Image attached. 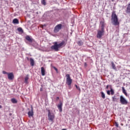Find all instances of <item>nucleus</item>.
I'll return each instance as SVG.
<instances>
[{
	"mask_svg": "<svg viewBox=\"0 0 130 130\" xmlns=\"http://www.w3.org/2000/svg\"><path fill=\"white\" fill-rule=\"evenodd\" d=\"M100 24L101 25V29L104 30V27H105V25H106V24H105V21H104V20L101 21Z\"/></svg>",
	"mask_w": 130,
	"mask_h": 130,
	"instance_id": "obj_11",
	"label": "nucleus"
},
{
	"mask_svg": "<svg viewBox=\"0 0 130 130\" xmlns=\"http://www.w3.org/2000/svg\"><path fill=\"white\" fill-rule=\"evenodd\" d=\"M54 70H55L56 72H57L58 71L57 68H54Z\"/></svg>",
	"mask_w": 130,
	"mask_h": 130,
	"instance_id": "obj_31",
	"label": "nucleus"
},
{
	"mask_svg": "<svg viewBox=\"0 0 130 130\" xmlns=\"http://www.w3.org/2000/svg\"><path fill=\"white\" fill-rule=\"evenodd\" d=\"M66 42L64 41H62L59 44H57V42H55L53 43L54 45L52 46L51 47V49L52 50H55V51H58L59 49L58 48H60L61 46H64L66 45L65 44Z\"/></svg>",
	"mask_w": 130,
	"mask_h": 130,
	"instance_id": "obj_2",
	"label": "nucleus"
},
{
	"mask_svg": "<svg viewBox=\"0 0 130 130\" xmlns=\"http://www.w3.org/2000/svg\"><path fill=\"white\" fill-rule=\"evenodd\" d=\"M56 100H58L59 99V97H57L56 98Z\"/></svg>",
	"mask_w": 130,
	"mask_h": 130,
	"instance_id": "obj_32",
	"label": "nucleus"
},
{
	"mask_svg": "<svg viewBox=\"0 0 130 130\" xmlns=\"http://www.w3.org/2000/svg\"><path fill=\"white\" fill-rule=\"evenodd\" d=\"M77 44L79 46H82V45L84 44V43L83 42V41H79L77 42Z\"/></svg>",
	"mask_w": 130,
	"mask_h": 130,
	"instance_id": "obj_19",
	"label": "nucleus"
},
{
	"mask_svg": "<svg viewBox=\"0 0 130 130\" xmlns=\"http://www.w3.org/2000/svg\"><path fill=\"white\" fill-rule=\"evenodd\" d=\"M104 35V29L98 30L96 37L99 39H101L102 36Z\"/></svg>",
	"mask_w": 130,
	"mask_h": 130,
	"instance_id": "obj_5",
	"label": "nucleus"
},
{
	"mask_svg": "<svg viewBox=\"0 0 130 130\" xmlns=\"http://www.w3.org/2000/svg\"><path fill=\"white\" fill-rule=\"evenodd\" d=\"M42 5H44V6H45L46 5V2H45V0H42Z\"/></svg>",
	"mask_w": 130,
	"mask_h": 130,
	"instance_id": "obj_25",
	"label": "nucleus"
},
{
	"mask_svg": "<svg viewBox=\"0 0 130 130\" xmlns=\"http://www.w3.org/2000/svg\"><path fill=\"white\" fill-rule=\"evenodd\" d=\"M121 125H123V124L121 123Z\"/></svg>",
	"mask_w": 130,
	"mask_h": 130,
	"instance_id": "obj_35",
	"label": "nucleus"
},
{
	"mask_svg": "<svg viewBox=\"0 0 130 130\" xmlns=\"http://www.w3.org/2000/svg\"><path fill=\"white\" fill-rule=\"evenodd\" d=\"M7 75L9 80H14V73H13V72L9 73Z\"/></svg>",
	"mask_w": 130,
	"mask_h": 130,
	"instance_id": "obj_10",
	"label": "nucleus"
},
{
	"mask_svg": "<svg viewBox=\"0 0 130 130\" xmlns=\"http://www.w3.org/2000/svg\"><path fill=\"white\" fill-rule=\"evenodd\" d=\"M40 91L41 92H42V91H43V88H42V87H41V88H40Z\"/></svg>",
	"mask_w": 130,
	"mask_h": 130,
	"instance_id": "obj_29",
	"label": "nucleus"
},
{
	"mask_svg": "<svg viewBox=\"0 0 130 130\" xmlns=\"http://www.w3.org/2000/svg\"><path fill=\"white\" fill-rule=\"evenodd\" d=\"M3 74H4V75H8V74H9V73L4 71H3Z\"/></svg>",
	"mask_w": 130,
	"mask_h": 130,
	"instance_id": "obj_27",
	"label": "nucleus"
},
{
	"mask_svg": "<svg viewBox=\"0 0 130 130\" xmlns=\"http://www.w3.org/2000/svg\"><path fill=\"white\" fill-rule=\"evenodd\" d=\"M1 108H3V107L2 106V105H0V109H1Z\"/></svg>",
	"mask_w": 130,
	"mask_h": 130,
	"instance_id": "obj_33",
	"label": "nucleus"
},
{
	"mask_svg": "<svg viewBox=\"0 0 130 130\" xmlns=\"http://www.w3.org/2000/svg\"><path fill=\"white\" fill-rule=\"evenodd\" d=\"M66 77L67 78L66 84H67V85H68V86L69 87H71V86L72 85V83L73 82V80H72V79H71V76H70V74H67L66 75Z\"/></svg>",
	"mask_w": 130,
	"mask_h": 130,
	"instance_id": "obj_3",
	"label": "nucleus"
},
{
	"mask_svg": "<svg viewBox=\"0 0 130 130\" xmlns=\"http://www.w3.org/2000/svg\"><path fill=\"white\" fill-rule=\"evenodd\" d=\"M84 67H87V63L86 62L84 63Z\"/></svg>",
	"mask_w": 130,
	"mask_h": 130,
	"instance_id": "obj_30",
	"label": "nucleus"
},
{
	"mask_svg": "<svg viewBox=\"0 0 130 130\" xmlns=\"http://www.w3.org/2000/svg\"><path fill=\"white\" fill-rule=\"evenodd\" d=\"M27 114L28 115V117H33L34 116V112H33V107H31V111L28 112Z\"/></svg>",
	"mask_w": 130,
	"mask_h": 130,
	"instance_id": "obj_9",
	"label": "nucleus"
},
{
	"mask_svg": "<svg viewBox=\"0 0 130 130\" xmlns=\"http://www.w3.org/2000/svg\"><path fill=\"white\" fill-rule=\"evenodd\" d=\"M75 87L76 89H78V90H79V91H81V88H80V87L78 86V85H75Z\"/></svg>",
	"mask_w": 130,
	"mask_h": 130,
	"instance_id": "obj_26",
	"label": "nucleus"
},
{
	"mask_svg": "<svg viewBox=\"0 0 130 130\" xmlns=\"http://www.w3.org/2000/svg\"><path fill=\"white\" fill-rule=\"evenodd\" d=\"M11 102L12 103H13L14 104H16V103H18V101L16 100L15 98H13L11 99Z\"/></svg>",
	"mask_w": 130,
	"mask_h": 130,
	"instance_id": "obj_17",
	"label": "nucleus"
},
{
	"mask_svg": "<svg viewBox=\"0 0 130 130\" xmlns=\"http://www.w3.org/2000/svg\"><path fill=\"white\" fill-rule=\"evenodd\" d=\"M61 130H67V129H62Z\"/></svg>",
	"mask_w": 130,
	"mask_h": 130,
	"instance_id": "obj_34",
	"label": "nucleus"
},
{
	"mask_svg": "<svg viewBox=\"0 0 130 130\" xmlns=\"http://www.w3.org/2000/svg\"><path fill=\"white\" fill-rule=\"evenodd\" d=\"M61 28H62V25H61V24H59L56 25L54 29V33H57L59 30H61Z\"/></svg>",
	"mask_w": 130,
	"mask_h": 130,
	"instance_id": "obj_8",
	"label": "nucleus"
},
{
	"mask_svg": "<svg viewBox=\"0 0 130 130\" xmlns=\"http://www.w3.org/2000/svg\"><path fill=\"white\" fill-rule=\"evenodd\" d=\"M112 99L113 102H117V99L115 96H113Z\"/></svg>",
	"mask_w": 130,
	"mask_h": 130,
	"instance_id": "obj_22",
	"label": "nucleus"
},
{
	"mask_svg": "<svg viewBox=\"0 0 130 130\" xmlns=\"http://www.w3.org/2000/svg\"><path fill=\"white\" fill-rule=\"evenodd\" d=\"M13 24H19V20L17 18H15L13 20Z\"/></svg>",
	"mask_w": 130,
	"mask_h": 130,
	"instance_id": "obj_15",
	"label": "nucleus"
},
{
	"mask_svg": "<svg viewBox=\"0 0 130 130\" xmlns=\"http://www.w3.org/2000/svg\"><path fill=\"white\" fill-rule=\"evenodd\" d=\"M110 88V90H108L107 91V94L108 95H110V92H111V95H114V90L112 89V87H111V85H107L106 89H108V88Z\"/></svg>",
	"mask_w": 130,
	"mask_h": 130,
	"instance_id": "obj_6",
	"label": "nucleus"
},
{
	"mask_svg": "<svg viewBox=\"0 0 130 130\" xmlns=\"http://www.w3.org/2000/svg\"><path fill=\"white\" fill-rule=\"evenodd\" d=\"M122 92H123V94H124V95H125L126 96H127V93L126 92V91L124 89V87H122Z\"/></svg>",
	"mask_w": 130,
	"mask_h": 130,
	"instance_id": "obj_21",
	"label": "nucleus"
},
{
	"mask_svg": "<svg viewBox=\"0 0 130 130\" xmlns=\"http://www.w3.org/2000/svg\"><path fill=\"white\" fill-rule=\"evenodd\" d=\"M28 80H29V77L27 75L24 78V83L28 84Z\"/></svg>",
	"mask_w": 130,
	"mask_h": 130,
	"instance_id": "obj_20",
	"label": "nucleus"
},
{
	"mask_svg": "<svg viewBox=\"0 0 130 130\" xmlns=\"http://www.w3.org/2000/svg\"><path fill=\"white\" fill-rule=\"evenodd\" d=\"M29 60H30V65L31 66V67H34V60L32 58H30Z\"/></svg>",
	"mask_w": 130,
	"mask_h": 130,
	"instance_id": "obj_18",
	"label": "nucleus"
},
{
	"mask_svg": "<svg viewBox=\"0 0 130 130\" xmlns=\"http://www.w3.org/2000/svg\"><path fill=\"white\" fill-rule=\"evenodd\" d=\"M54 117L55 116H54V114L53 113H50V111H48V120H50L51 121H53V120L54 119Z\"/></svg>",
	"mask_w": 130,
	"mask_h": 130,
	"instance_id": "obj_7",
	"label": "nucleus"
},
{
	"mask_svg": "<svg viewBox=\"0 0 130 130\" xmlns=\"http://www.w3.org/2000/svg\"><path fill=\"white\" fill-rule=\"evenodd\" d=\"M57 108L59 109V111L61 112L62 111V103L60 102L59 104L57 106Z\"/></svg>",
	"mask_w": 130,
	"mask_h": 130,
	"instance_id": "obj_12",
	"label": "nucleus"
},
{
	"mask_svg": "<svg viewBox=\"0 0 130 130\" xmlns=\"http://www.w3.org/2000/svg\"><path fill=\"white\" fill-rule=\"evenodd\" d=\"M102 98L103 99H105V94L103 92H101Z\"/></svg>",
	"mask_w": 130,
	"mask_h": 130,
	"instance_id": "obj_24",
	"label": "nucleus"
},
{
	"mask_svg": "<svg viewBox=\"0 0 130 130\" xmlns=\"http://www.w3.org/2000/svg\"><path fill=\"white\" fill-rule=\"evenodd\" d=\"M120 102L122 105H127L128 102L122 96H120Z\"/></svg>",
	"mask_w": 130,
	"mask_h": 130,
	"instance_id": "obj_4",
	"label": "nucleus"
},
{
	"mask_svg": "<svg viewBox=\"0 0 130 130\" xmlns=\"http://www.w3.org/2000/svg\"><path fill=\"white\" fill-rule=\"evenodd\" d=\"M115 126H116V127H118V123H117V122H115Z\"/></svg>",
	"mask_w": 130,
	"mask_h": 130,
	"instance_id": "obj_28",
	"label": "nucleus"
},
{
	"mask_svg": "<svg viewBox=\"0 0 130 130\" xmlns=\"http://www.w3.org/2000/svg\"><path fill=\"white\" fill-rule=\"evenodd\" d=\"M111 63L112 64V68L113 70H114L115 71H117V69H116V67L115 66V64H114V62H113V61H112Z\"/></svg>",
	"mask_w": 130,
	"mask_h": 130,
	"instance_id": "obj_14",
	"label": "nucleus"
},
{
	"mask_svg": "<svg viewBox=\"0 0 130 130\" xmlns=\"http://www.w3.org/2000/svg\"><path fill=\"white\" fill-rule=\"evenodd\" d=\"M111 21L112 24H113L114 26H119V21H118V18L115 13V11H113L112 13Z\"/></svg>",
	"mask_w": 130,
	"mask_h": 130,
	"instance_id": "obj_1",
	"label": "nucleus"
},
{
	"mask_svg": "<svg viewBox=\"0 0 130 130\" xmlns=\"http://www.w3.org/2000/svg\"><path fill=\"white\" fill-rule=\"evenodd\" d=\"M41 72L42 76H45V69H44V67L41 68Z\"/></svg>",
	"mask_w": 130,
	"mask_h": 130,
	"instance_id": "obj_13",
	"label": "nucleus"
},
{
	"mask_svg": "<svg viewBox=\"0 0 130 130\" xmlns=\"http://www.w3.org/2000/svg\"><path fill=\"white\" fill-rule=\"evenodd\" d=\"M26 39L27 40V41H28V42H32L33 41L32 39H31L29 36L26 37Z\"/></svg>",
	"mask_w": 130,
	"mask_h": 130,
	"instance_id": "obj_16",
	"label": "nucleus"
},
{
	"mask_svg": "<svg viewBox=\"0 0 130 130\" xmlns=\"http://www.w3.org/2000/svg\"><path fill=\"white\" fill-rule=\"evenodd\" d=\"M17 30H18V32H20L21 33H23V29H22V28H21V27L18 28Z\"/></svg>",
	"mask_w": 130,
	"mask_h": 130,
	"instance_id": "obj_23",
	"label": "nucleus"
}]
</instances>
